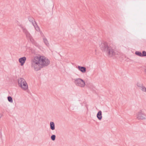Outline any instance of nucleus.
I'll return each mask as SVG.
<instances>
[{
  "instance_id": "obj_1",
  "label": "nucleus",
  "mask_w": 146,
  "mask_h": 146,
  "mask_svg": "<svg viewBox=\"0 0 146 146\" xmlns=\"http://www.w3.org/2000/svg\"><path fill=\"white\" fill-rule=\"evenodd\" d=\"M31 62V67L34 68L36 71L39 70L41 68L48 66L50 63L47 58L41 56L35 57Z\"/></svg>"
},
{
  "instance_id": "obj_2",
  "label": "nucleus",
  "mask_w": 146,
  "mask_h": 146,
  "mask_svg": "<svg viewBox=\"0 0 146 146\" xmlns=\"http://www.w3.org/2000/svg\"><path fill=\"white\" fill-rule=\"evenodd\" d=\"M100 48L109 57H111L118 55L117 50L109 46L108 43L105 42H102L100 45Z\"/></svg>"
},
{
  "instance_id": "obj_3",
  "label": "nucleus",
  "mask_w": 146,
  "mask_h": 146,
  "mask_svg": "<svg viewBox=\"0 0 146 146\" xmlns=\"http://www.w3.org/2000/svg\"><path fill=\"white\" fill-rule=\"evenodd\" d=\"M74 82L76 86L84 87L85 85L84 81L81 78H76L74 79Z\"/></svg>"
},
{
  "instance_id": "obj_4",
  "label": "nucleus",
  "mask_w": 146,
  "mask_h": 146,
  "mask_svg": "<svg viewBox=\"0 0 146 146\" xmlns=\"http://www.w3.org/2000/svg\"><path fill=\"white\" fill-rule=\"evenodd\" d=\"M22 29L23 32L25 34L27 38L28 39H29L33 44H35V42L29 33L25 28L23 27H22Z\"/></svg>"
},
{
  "instance_id": "obj_5",
  "label": "nucleus",
  "mask_w": 146,
  "mask_h": 146,
  "mask_svg": "<svg viewBox=\"0 0 146 146\" xmlns=\"http://www.w3.org/2000/svg\"><path fill=\"white\" fill-rule=\"evenodd\" d=\"M145 116L144 113L142 112V110H140L137 113V118L139 119H142L145 118L144 117Z\"/></svg>"
},
{
  "instance_id": "obj_6",
  "label": "nucleus",
  "mask_w": 146,
  "mask_h": 146,
  "mask_svg": "<svg viewBox=\"0 0 146 146\" xmlns=\"http://www.w3.org/2000/svg\"><path fill=\"white\" fill-rule=\"evenodd\" d=\"M27 58L25 57H23L19 58V61L21 64V66H23L25 63Z\"/></svg>"
},
{
  "instance_id": "obj_7",
  "label": "nucleus",
  "mask_w": 146,
  "mask_h": 146,
  "mask_svg": "<svg viewBox=\"0 0 146 146\" xmlns=\"http://www.w3.org/2000/svg\"><path fill=\"white\" fill-rule=\"evenodd\" d=\"M19 86L21 87V88L24 90H26L28 88L27 84L25 81V82H23V83H22L21 86Z\"/></svg>"
},
{
  "instance_id": "obj_8",
  "label": "nucleus",
  "mask_w": 146,
  "mask_h": 146,
  "mask_svg": "<svg viewBox=\"0 0 146 146\" xmlns=\"http://www.w3.org/2000/svg\"><path fill=\"white\" fill-rule=\"evenodd\" d=\"M77 68L79 70L83 73L85 72L86 71V68L85 67L78 66Z\"/></svg>"
},
{
  "instance_id": "obj_9",
  "label": "nucleus",
  "mask_w": 146,
  "mask_h": 146,
  "mask_svg": "<svg viewBox=\"0 0 146 146\" xmlns=\"http://www.w3.org/2000/svg\"><path fill=\"white\" fill-rule=\"evenodd\" d=\"M97 117L99 120H101L102 118V112L101 111H99L97 114Z\"/></svg>"
},
{
  "instance_id": "obj_10",
  "label": "nucleus",
  "mask_w": 146,
  "mask_h": 146,
  "mask_svg": "<svg viewBox=\"0 0 146 146\" xmlns=\"http://www.w3.org/2000/svg\"><path fill=\"white\" fill-rule=\"evenodd\" d=\"M25 80L23 78H20L18 79V82L19 86H21L22 83L25 82Z\"/></svg>"
},
{
  "instance_id": "obj_11",
  "label": "nucleus",
  "mask_w": 146,
  "mask_h": 146,
  "mask_svg": "<svg viewBox=\"0 0 146 146\" xmlns=\"http://www.w3.org/2000/svg\"><path fill=\"white\" fill-rule=\"evenodd\" d=\"M28 19L30 22L32 23L33 25L34 26V24L35 21L34 19L31 17H28Z\"/></svg>"
},
{
  "instance_id": "obj_12",
  "label": "nucleus",
  "mask_w": 146,
  "mask_h": 146,
  "mask_svg": "<svg viewBox=\"0 0 146 146\" xmlns=\"http://www.w3.org/2000/svg\"><path fill=\"white\" fill-rule=\"evenodd\" d=\"M50 128L52 130H54L55 129V124L54 122H50Z\"/></svg>"
},
{
  "instance_id": "obj_13",
  "label": "nucleus",
  "mask_w": 146,
  "mask_h": 146,
  "mask_svg": "<svg viewBox=\"0 0 146 146\" xmlns=\"http://www.w3.org/2000/svg\"><path fill=\"white\" fill-rule=\"evenodd\" d=\"M43 42L47 46H48L49 45V43H48V42L47 39V38L45 37L44 36L43 38Z\"/></svg>"
},
{
  "instance_id": "obj_14",
  "label": "nucleus",
  "mask_w": 146,
  "mask_h": 146,
  "mask_svg": "<svg viewBox=\"0 0 146 146\" xmlns=\"http://www.w3.org/2000/svg\"><path fill=\"white\" fill-rule=\"evenodd\" d=\"M34 26H33L34 27H35V29L37 31H39V30H40L38 26L37 25V23H36V22L35 21V23H34Z\"/></svg>"
},
{
  "instance_id": "obj_15",
  "label": "nucleus",
  "mask_w": 146,
  "mask_h": 146,
  "mask_svg": "<svg viewBox=\"0 0 146 146\" xmlns=\"http://www.w3.org/2000/svg\"><path fill=\"white\" fill-rule=\"evenodd\" d=\"M137 85L138 87H139L140 89L143 86V84L142 83H141L139 82H137Z\"/></svg>"
},
{
  "instance_id": "obj_16",
  "label": "nucleus",
  "mask_w": 146,
  "mask_h": 146,
  "mask_svg": "<svg viewBox=\"0 0 146 146\" xmlns=\"http://www.w3.org/2000/svg\"><path fill=\"white\" fill-rule=\"evenodd\" d=\"M7 99L9 102L12 103L13 102L12 98L10 96H9L7 97Z\"/></svg>"
},
{
  "instance_id": "obj_17",
  "label": "nucleus",
  "mask_w": 146,
  "mask_h": 146,
  "mask_svg": "<svg viewBox=\"0 0 146 146\" xmlns=\"http://www.w3.org/2000/svg\"><path fill=\"white\" fill-rule=\"evenodd\" d=\"M135 54L141 57V53L139 51H136L135 52Z\"/></svg>"
},
{
  "instance_id": "obj_18",
  "label": "nucleus",
  "mask_w": 146,
  "mask_h": 146,
  "mask_svg": "<svg viewBox=\"0 0 146 146\" xmlns=\"http://www.w3.org/2000/svg\"><path fill=\"white\" fill-rule=\"evenodd\" d=\"M56 135H52L51 136V139L53 141H54L56 139Z\"/></svg>"
},
{
  "instance_id": "obj_19",
  "label": "nucleus",
  "mask_w": 146,
  "mask_h": 146,
  "mask_svg": "<svg viewBox=\"0 0 146 146\" xmlns=\"http://www.w3.org/2000/svg\"><path fill=\"white\" fill-rule=\"evenodd\" d=\"M140 89H141L143 92H146V88L143 86L142 87H141Z\"/></svg>"
},
{
  "instance_id": "obj_20",
  "label": "nucleus",
  "mask_w": 146,
  "mask_h": 146,
  "mask_svg": "<svg viewBox=\"0 0 146 146\" xmlns=\"http://www.w3.org/2000/svg\"><path fill=\"white\" fill-rule=\"evenodd\" d=\"M142 54L141 53V57L146 56V52L145 51H142Z\"/></svg>"
},
{
  "instance_id": "obj_21",
  "label": "nucleus",
  "mask_w": 146,
  "mask_h": 146,
  "mask_svg": "<svg viewBox=\"0 0 146 146\" xmlns=\"http://www.w3.org/2000/svg\"><path fill=\"white\" fill-rule=\"evenodd\" d=\"M3 115L1 114H0V119L1 118L2 116Z\"/></svg>"
},
{
  "instance_id": "obj_22",
  "label": "nucleus",
  "mask_w": 146,
  "mask_h": 146,
  "mask_svg": "<svg viewBox=\"0 0 146 146\" xmlns=\"http://www.w3.org/2000/svg\"><path fill=\"white\" fill-rule=\"evenodd\" d=\"M145 73L146 74V68L145 69Z\"/></svg>"
}]
</instances>
